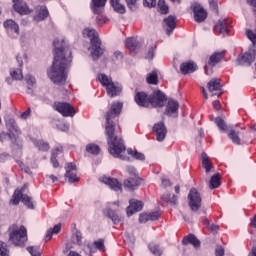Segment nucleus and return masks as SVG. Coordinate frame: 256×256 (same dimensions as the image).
<instances>
[{
  "label": "nucleus",
  "instance_id": "obj_50",
  "mask_svg": "<svg viewBox=\"0 0 256 256\" xmlns=\"http://www.w3.org/2000/svg\"><path fill=\"white\" fill-rule=\"evenodd\" d=\"M128 154L132 155V157H135L137 161H145V154L137 151H133L131 149L128 150Z\"/></svg>",
  "mask_w": 256,
  "mask_h": 256
},
{
  "label": "nucleus",
  "instance_id": "obj_60",
  "mask_svg": "<svg viewBox=\"0 0 256 256\" xmlns=\"http://www.w3.org/2000/svg\"><path fill=\"white\" fill-rule=\"evenodd\" d=\"M127 171L129 173V175H131L132 177H137V170H135V167L128 166Z\"/></svg>",
  "mask_w": 256,
  "mask_h": 256
},
{
  "label": "nucleus",
  "instance_id": "obj_39",
  "mask_svg": "<svg viewBox=\"0 0 256 256\" xmlns=\"http://www.w3.org/2000/svg\"><path fill=\"white\" fill-rule=\"evenodd\" d=\"M228 137L229 139H231L232 143H235V145H241V138H239V132H235V130H230Z\"/></svg>",
  "mask_w": 256,
  "mask_h": 256
},
{
  "label": "nucleus",
  "instance_id": "obj_41",
  "mask_svg": "<svg viewBox=\"0 0 256 256\" xmlns=\"http://www.w3.org/2000/svg\"><path fill=\"white\" fill-rule=\"evenodd\" d=\"M148 247H149L151 253L154 254L155 256L163 255V250L161 249V247H159V245H157L155 243H151V244H149Z\"/></svg>",
  "mask_w": 256,
  "mask_h": 256
},
{
  "label": "nucleus",
  "instance_id": "obj_40",
  "mask_svg": "<svg viewBox=\"0 0 256 256\" xmlns=\"http://www.w3.org/2000/svg\"><path fill=\"white\" fill-rule=\"evenodd\" d=\"M87 153H91V155H99L101 148L97 144H88L86 146Z\"/></svg>",
  "mask_w": 256,
  "mask_h": 256
},
{
  "label": "nucleus",
  "instance_id": "obj_10",
  "mask_svg": "<svg viewBox=\"0 0 256 256\" xmlns=\"http://www.w3.org/2000/svg\"><path fill=\"white\" fill-rule=\"evenodd\" d=\"M65 170V177L68 179V183H79V179L77 178V165H75V163H67Z\"/></svg>",
  "mask_w": 256,
  "mask_h": 256
},
{
  "label": "nucleus",
  "instance_id": "obj_18",
  "mask_svg": "<svg viewBox=\"0 0 256 256\" xmlns=\"http://www.w3.org/2000/svg\"><path fill=\"white\" fill-rule=\"evenodd\" d=\"M207 88L210 93H213L212 95H217V97H221V79L213 78L208 82Z\"/></svg>",
  "mask_w": 256,
  "mask_h": 256
},
{
  "label": "nucleus",
  "instance_id": "obj_33",
  "mask_svg": "<svg viewBox=\"0 0 256 256\" xmlns=\"http://www.w3.org/2000/svg\"><path fill=\"white\" fill-rule=\"evenodd\" d=\"M126 47L129 51H137L139 47V41L136 38H128L126 39Z\"/></svg>",
  "mask_w": 256,
  "mask_h": 256
},
{
  "label": "nucleus",
  "instance_id": "obj_23",
  "mask_svg": "<svg viewBox=\"0 0 256 256\" xmlns=\"http://www.w3.org/2000/svg\"><path fill=\"white\" fill-rule=\"evenodd\" d=\"M183 245H193L196 249H199L201 247V241L197 239V237L194 234H189L185 236L182 240Z\"/></svg>",
  "mask_w": 256,
  "mask_h": 256
},
{
  "label": "nucleus",
  "instance_id": "obj_2",
  "mask_svg": "<svg viewBox=\"0 0 256 256\" xmlns=\"http://www.w3.org/2000/svg\"><path fill=\"white\" fill-rule=\"evenodd\" d=\"M123 109V103L117 102L111 105V108L108 112H106V135L108 137V151L112 157H116L117 159H122V161H126L127 157L123 156L125 153V144L123 143V139L118 138L115 135V122L113 119L115 117H119L121 115V110Z\"/></svg>",
  "mask_w": 256,
  "mask_h": 256
},
{
  "label": "nucleus",
  "instance_id": "obj_57",
  "mask_svg": "<svg viewBox=\"0 0 256 256\" xmlns=\"http://www.w3.org/2000/svg\"><path fill=\"white\" fill-rule=\"evenodd\" d=\"M216 256H225V248L223 246H217L215 249Z\"/></svg>",
  "mask_w": 256,
  "mask_h": 256
},
{
  "label": "nucleus",
  "instance_id": "obj_13",
  "mask_svg": "<svg viewBox=\"0 0 256 256\" xmlns=\"http://www.w3.org/2000/svg\"><path fill=\"white\" fill-rule=\"evenodd\" d=\"M153 131L156 135L157 141H165V138L167 137V126H165V122L161 121L154 124Z\"/></svg>",
  "mask_w": 256,
  "mask_h": 256
},
{
  "label": "nucleus",
  "instance_id": "obj_28",
  "mask_svg": "<svg viewBox=\"0 0 256 256\" xmlns=\"http://www.w3.org/2000/svg\"><path fill=\"white\" fill-rule=\"evenodd\" d=\"M14 10L16 13H19V15H29L31 11L29 10V6H27V3H15L13 5Z\"/></svg>",
  "mask_w": 256,
  "mask_h": 256
},
{
  "label": "nucleus",
  "instance_id": "obj_38",
  "mask_svg": "<svg viewBox=\"0 0 256 256\" xmlns=\"http://www.w3.org/2000/svg\"><path fill=\"white\" fill-rule=\"evenodd\" d=\"M162 201L170 203V205H177V196L175 194H164L162 196Z\"/></svg>",
  "mask_w": 256,
  "mask_h": 256
},
{
  "label": "nucleus",
  "instance_id": "obj_44",
  "mask_svg": "<svg viewBox=\"0 0 256 256\" xmlns=\"http://www.w3.org/2000/svg\"><path fill=\"white\" fill-rule=\"evenodd\" d=\"M215 123L220 131H227L229 129V127H227V123H225V120L221 117H217L215 119Z\"/></svg>",
  "mask_w": 256,
  "mask_h": 256
},
{
  "label": "nucleus",
  "instance_id": "obj_30",
  "mask_svg": "<svg viewBox=\"0 0 256 256\" xmlns=\"http://www.w3.org/2000/svg\"><path fill=\"white\" fill-rule=\"evenodd\" d=\"M61 233V224H56L53 228H50L45 236V241H51L53 239V235H58Z\"/></svg>",
  "mask_w": 256,
  "mask_h": 256
},
{
  "label": "nucleus",
  "instance_id": "obj_32",
  "mask_svg": "<svg viewBox=\"0 0 256 256\" xmlns=\"http://www.w3.org/2000/svg\"><path fill=\"white\" fill-rule=\"evenodd\" d=\"M209 187L210 189H217L221 187V176L219 175V173L211 177Z\"/></svg>",
  "mask_w": 256,
  "mask_h": 256
},
{
  "label": "nucleus",
  "instance_id": "obj_4",
  "mask_svg": "<svg viewBox=\"0 0 256 256\" xmlns=\"http://www.w3.org/2000/svg\"><path fill=\"white\" fill-rule=\"evenodd\" d=\"M83 35L90 39V49L93 59H99L103 55V48H101V39H99V33L95 29L86 28L83 31Z\"/></svg>",
  "mask_w": 256,
  "mask_h": 256
},
{
  "label": "nucleus",
  "instance_id": "obj_26",
  "mask_svg": "<svg viewBox=\"0 0 256 256\" xmlns=\"http://www.w3.org/2000/svg\"><path fill=\"white\" fill-rule=\"evenodd\" d=\"M110 5L116 13L120 15H125L126 8L125 5L121 4V0H110Z\"/></svg>",
  "mask_w": 256,
  "mask_h": 256
},
{
  "label": "nucleus",
  "instance_id": "obj_12",
  "mask_svg": "<svg viewBox=\"0 0 256 256\" xmlns=\"http://www.w3.org/2000/svg\"><path fill=\"white\" fill-rule=\"evenodd\" d=\"M134 101L139 107H149L151 105V95L144 91L136 92Z\"/></svg>",
  "mask_w": 256,
  "mask_h": 256
},
{
  "label": "nucleus",
  "instance_id": "obj_24",
  "mask_svg": "<svg viewBox=\"0 0 256 256\" xmlns=\"http://www.w3.org/2000/svg\"><path fill=\"white\" fill-rule=\"evenodd\" d=\"M138 185H141V181L139 180V177H137V176L128 178L124 181V187H125V189H128L129 191H135V189H137Z\"/></svg>",
  "mask_w": 256,
  "mask_h": 256
},
{
  "label": "nucleus",
  "instance_id": "obj_35",
  "mask_svg": "<svg viewBox=\"0 0 256 256\" xmlns=\"http://www.w3.org/2000/svg\"><path fill=\"white\" fill-rule=\"evenodd\" d=\"M8 137L12 143V145H15V147H17V149H21L22 145V141L21 138H19L18 135H15L14 133H9Z\"/></svg>",
  "mask_w": 256,
  "mask_h": 256
},
{
  "label": "nucleus",
  "instance_id": "obj_54",
  "mask_svg": "<svg viewBox=\"0 0 256 256\" xmlns=\"http://www.w3.org/2000/svg\"><path fill=\"white\" fill-rule=\"evenodd\" d=\"M25 81L28 85V89L29 91H31V87H33V85H35V83H37V81L35 80V77L31 76V75H27L25 77Z\"/></svg>",
  "mask_w": 256,
  "mask_h": 256
},
{
  "label": "nucleus",
  "instance_id": "obj_63",
  "mask_svg": "<svg viewBox=\"0 0 256 256\" xmlns=\"http://www.w3.org/2000/svg\"><path fill=\"white\" fill-rule=\"evenodd\" d=\"M211 233H213L214 235H217V231H219V226L216 224H211L210 226H208Z\"/></svg>",
  "mask_w": 256,
  "mask_h": 256
},
{
  "label": "nucleus",
  "instance_id": "obj_14",
  "mask_svg": "<svg viewBox=\"0 0 256 256\" xmlns=\"http://www.w3.org/2000/svg\"><path fill=\"white\" fill-rule=\"evenodd\" d=\"M164 113L168 117H178L179 102L177 100L169 99Z\"/></svg>",
  "mask_w": 256,
  "mask_h": 256
},
{
  "label": "nucleus",
  "instance_id": "obj_46",
  "mask_svg": "<svg viewBox=\"0 0 256 256\" xmlns=\"http://www.w3.org/2000/svg\"><path fill=\"white\" fill-rule=\"evenodd\" d=\"M10 75L12 79H15L16 81H21V79H23V71L21 69L10 70Z\"/></svg>",
  "mask_w": 256,
  "mask_h": 256
},
{
  "label": "nucleus",
  "instance_id": "obj_22",
  "mask_svg": "<svg viewBox=\"0 0 256 256\" xmlns=\"http://www.w3.org/2000/svg\"><path fill=\"white\" fill-rule=\"evenodd\" d=\"M102 181H103V183H105V185H108V187H110V189H112L113 191H122L123 190L121 183L119 182V180H117L115 178L104 177Z\"/></svg>",
  "mask_w": 256,
  "mask_h": 256
},
{
  "label": "nucleus",
  "instance_id": "obj_15",
  "mask_svg": "<svg viewBox=\"0 0 256 256\" xmlns=\"http://www.w3.org/2000/svg\"><path fill=\"white\" fill-rule=\"evenodd\" d=\"M163 27L166 31V35H171L177 27V16L170 15L165 18Z\"/></svg>",
  "mask_w": 256,
  "mask_h": 256
},
{
  "label": "nucleus",
  "instance_id": "obj_16",
  "mask_svg": "<svg viewBox=\"0 0 256 256\" xmlns=\"http://www.w3.org/2000/svg\"><path fill=\"white\" fill-rule=\"evenodd\" d=\"M107 0H91L90 8L94 15H101L105 11Z\"/></svg>",
  "mask_w": 256,
  "mask_h": 256
},
{
  "label": "nucleus",
  "instance_id": "obj_42",
  "mask_svg": "<svg viewBox=\"0 0 256 256\" xmlns=\"http://www.w3.org/2000/svg\"><path fill=\"white\" fill-rule=\"evenodd\" d=\"M49 17V10H47L45 7L42 8L38 15L34 17L35 21H43L44 19H47Z\"/></svg>",
  "mask_w": 256,
  "mask_h": 256
},
{
  "label": "nucleus",
  "instance_id": "obj_62",
  "mask_svg": "<svg viewBox=\"0 0 256 256\" xmlns=\"http://www.w3.org/2000/svg\"><path fill=\"white\" fill-rule=\"evenodd\" d=\"M210 9H212V11H215L216 13H219V4L217 2H210Z\"/></svg>",
  "mask_w": 256,
  "mask_h": 256
},
{
  "label": "nucleus",
  "instance_id": "obj_51",
  "mask_svg": "<svg viewBox=\"0 0 256 256\" xmlns=\"http://www.w3.org/2000/svg\"><path fill=\"white\" fill-rule=\"evenodd\" d=\"M81 239H82V234L80 231H76L72 235V243H74V245H81Z\"/></svg>",
  "mask_w": 256,
  "mask_h": 256
},
{
  "label": "nucleus",
  "instance_id": "obj_9",
  "mask_svg": "<svg viewBox=\"0 0 256 256\" xmlns=\"http://www.w3.org/2000/svg\"><path fill=\"white\" fill-rule=\"evenodd\" d=\"M255 57H256V50L253 48H250L242 56H239L237 58V61L239 65L251 67L252 63L255 61Z\"/></svg>",
  "mask_w": 256,
  "mask_h": 256
},
{
  "label": "nucleus",
  "instance_id": "obj_49",
  "mask_svg": "<svg viewBox=\"0 0 256 256\" xmlns=\"http://www.w3.org/2000/svg\"><path fill=\"white\" fill-rule=\"evenodd\" d=\"M94 245H95L96 249H98V251H100L101 253H104V251H105V239L100 238V239L94 241Z\"/></svg>",
  "mask_w": 256,
  "mask_h": 256
},
{
  "label": "nucleus",
  "instance_id": "obj_37",
  "mask_svg": "<svg viewBox=\"0 0 256 256\" xmlns=\"http://www.w3.org/2000/svg\"><path fill=\"white\" fill-rule=\"evenodd\" d=\"M34 145L39 149V151H49V143L43 140H34Z\"/></svg>",
  "mask_w": 256,
  "mask_h": 256
},
{
  "label": "nucleus",
  "instance_id": "obj_56",
  "mask_svg": "<svg viewBox=\"0 0 256 256\" xmlns=\"http://www.w3.org/2000/svg\"><path fill=\"white\" fill-rule=\"evenodd\" d=\"M155 49H157V46H150L145 57L147 59H153V57H155Z\"/></svg>",
  "mask_w": 256,
  "mask_h": 256
},
{
  "label": "nucleus",
  "instance_id": "obj_52",
  "mask_svg": "<svg viewBox=\"0 0 256 256\" xmlns=\"http://www.w3.org/2000/svg\"><path fill=\"white\" fill-rule=\"evenodd\" d=\"M0 256H9V248L7 243L0 241Z\"/></svg>",
  "mask_w": 256,
  "mask_h": 256
},
{
  "label": "nucleus",
  "instance_id": "obj_17",
  "mask_svg": "<svg viewBox=\"0 0 256 256\" xmlns=\"http://www.w3.org/2000/svg\"><path fill=\"white\" fill-rule=\"evenodd\" d=\"M214 31L225 37L229 33V21L227 19H219L214 26Z\"/></svg>",
  "mask_w": 256,
  "mask_h": 256
},
{
  "label": "nucleus",
  "instance_id": "obj_36",
  "mask_svg": "<svg viewBox=\"0 0 256 256\" xmlns=\"http://www.w3.org/2000/svg\"><path fill=\"white\" fill-rule=\"evenodd\" d=\"M146 81L149 85H158L159 83V76L157 75V72H152L148 74Z\"/></svg>",
  "mask_w": 256,
  "mask_h": 256
},
{
  "label": "nucleus",
  "instance_id": "obj_34",
  "mask_svg": "<svg viewBox=\"0 0 256 256\" xmlns=\"http://www.w3.org/2000/svg\"><path fill=\"white\" fill-rule=\"evenodd\" d=\"M62 151L63 149L61 148H56V150L52 151L50 161L54 169H57V167H59V161H57V155H59V153H61Z\"/></svg>",
  "mask_w": 256,
  "mask_h": 256
},
{
  "label": "nucleus",
  "instance_id": "obj_58",
  "mask_svg": "<svg viewBox=\"0 0 256 256\" xmlns=\"http://www.w3.org/2000/svg\"><path fill=\"white\" fill-rule=\"evenodd\" d=\"M148 216L150 221H158L160 215H159V212H151V213H148Z\"/></svg>",
  "mask_w": 256,
  "mask_h": 256
},
{
  "label": "nucleus",
  "instance_id": "obj_1",
  "mask_svg": "<svg viewBox=\"0 0 256 256\" xmlns=\"http://www.w3.org/2000/svg\"><path fill=\"white\" fill-rule=\"evenodd\" d=\"M53 46L54 60L50 69L47 71V75L55 85H61L67 81L65 71L71 65L73 53L71 52V48L65 46V40L59 41V39H55Z\"/></svg>",
  "mask_w": 256,
  "mask_h": 256
},
{
  "label": "nucleus",
  "instance_id": "obj_29",
  "mask_svg": "<svg viewBox=\"0 0 256 256\" xmlns=\"http://www.w3.org/2000/svg\"><path fill=\"white\" fill-rule=\"evenodd\" d=\"M201 161L202 167L205 168L206 173H209V171L213 169V163H211V160L209 159V156H207V153L203 152L201 154Z\"/></svg>",
  "mask_w": 256,
  "mask_h": 256
},
{
  "label": "nucleus",
  "instance_id": "obj_6",
  "mask_svg": "<svg viewBox=\"0 0 256 256\" xmlns=\"http://www.w3.org/2000/svg\"><path fill=\"white\" fill-rule=\"evenodd\" d=\"M188 199H189V207L191 211H198L201 209V203H202V198L201 194L197 189L192 188L188 194Z\"/></svg>",
  "mask_w": 256,
  "mask_h": 256
},
{
  "label": "nucleus",
  "instance_id": "obj_25",
  "mask_svg": "<svg viewBox=\"0 0 256 256\" xmlns=\"http://www.w3.org/2000/svg\"><path fill=\"white\" fill-rule=\"evenodd\" d=\"M104 215L108 217V219H111L112 223L114 225H119L121 223V216L118 215L114 210L112 209H106L104 210Z\"/></svg>",
  "mask_w": 256,
  "mask_h": 256
},
{
  "label": "nucleus",
  "instance_id": "obj_7",
  "mask_svg": "<svg viewBox=\"0 0 256 256\" xmlns=\"http://www.w3.org/2000/svg\"><path fill=\"white\" fill-rule=\"evenodd\" d=\"M54 108L58 113L63 115V117H74L75 116V108L73 105L67 102H56L54 104Z\"/></svg>",
  "mask_w": 256,
  "mask_h": 256
},
{
  "label": "nucleus",
  "instance_id": "obj_3",
  "mask_svg": "<svg viewBox=\"0 0 256 256\" xmlns=\"http://www.w3.org/2000/svg\"><path fill=\"white\" fill-rule=\"evenodd\" d=\"M9 241L15 247H25L27 243V228L25 226H20L17 224H12L8 228Z\"/></svg>",
  "mask_w": 256,
  "mask_h": 256
},
{
  "label": "nucleus",
  "instance_id": "obj_53",
  "mask_svg": "<svg viewBox=\"0 0 256 256\" xmlns=\"http://www.w3.org/2000/svg\"><path fill=\"white\" fill-rule=\"evenodd\" d=\"M96 23L99 27L105 25V23H107V17L103 16V13L97 14Z\"/></svg>",
  "mask_w": 256,
  "mask_h": 256
},
{
  "label": "nucleus",
  "instance_id": "obj_11",
  "mask_svg": "<svg viewBox=\"0 0 256 256\" xmlns=\"http://www.w3.org/2000/svg\"><path fill=\"white\" fill-rule=\"evenodd\" d=\"M192 10L194 14V20L196 23H203L207 19V11L199 3H194L192 5Z\"/></svg>",
  "mask_w": 256,
  "mask_h": 256
},
{
  "label": "nucleus",
  "instance_id": "obj_31",
  "mask_svg": "<svg viewBox=\"0 0 256 256\" xmlns=\"http://www.w3.org/2000/svg\"><path fill=\"white\" fill-rule=\"evenodd\" d=\"M4 27L5 29H7L8 31H13L14 33L19 34V25L16 24L15 21L13 20H6L4 22Z\"/></svg>",
  "mask_w": 256,
  "mask_h": 256
},
{
  "label": "nucleus",
  "instance_id": "obj_27",
  "mask_svg": "<svg viewBox=\"0 0 256 256\" xmlns=\"http://www.w3.org/2000/svg\"><path fill=\"white\" fill-rule=\"evenodd\" d=\"M223 57H225V53L223 52L213 53L208 60V65L210 67H215V65H217V63H219L223 59Z\"/></svg>",
  "mask_w": 256,
  "mask_h": 256
},
{
  "label": "nucleus",
  "instance_id": "obj_64",
  "mask_svg": "<svg viewBox=\"0 0 256 256\" xmlns=\"http://www.w3.org/2000/svg\"><path fill=\"white\" fill-rule=\"evenodd\" d=\"M29 115H31V108H28L25 112L21 114V119H28Z\"/></svg>",
  "mask_w": 256,
  "mask_h": 256
},
{
  "label": "nucleus",
  "instance_id": "obj_45",
  "mask_svg": "<svg viewBox=\"0 0 256 256\" xmlns=\"http://www.w3.org/2000/svg\"><path fill=\"white\" fill-rule=\"evenodd\" d=\"M101 85H103V87H106L108 88L109 87V84L110 83H113V80L109 77H107V75L105 74H101L99 77H98Z\"/></svg>",
  "mask_w": 256,
  "mask_h": 256
},
{
  "label": "nucleus",
  "instance_id": "obj_61",
  "mask_svg": "<svg viewBox=\"0 0 256 256\" xmlns=\"http://www.w3.org/2000/svg\"><path fill=\"white\" fill-rule=\"evenodd\" d=\"M11 157V155H9V153H1L0 154V163H5V161H7V159Z\"/></svg>",
  "mask_w": 256,
  "mask_h": 256
},
{
  "label": "nucleus",
  "instance_id": "obj_59",
  "mask_svg": "<svg viewBox=\"0 0 256 256\" xmlns=\"http://www.w3.org/2000/svg\"><path fill=\"white\" fill-rule=\"evenodd\" d=\"M147 221H150V220H149V213L140 214V216H139V222H140V223H147Z\"/></svg>",
  "mask_w": 256,
  "mask_h": 256
},
{
  "label": "nucleus",
  "instance_id": "obj_8",
  "mask_svg": "<svg viewBox=\"0 0 256 256\" xmlns=\"http://www.w3.org/2000/svg\"><path fill=\"white\" fill-rule=\"evenodd\" d=\"M166 101L167 95L161 90H154L150 95V105H152V107H165Z\"/></svg>",
  "mask_w": 256,
  "mask_h": 256
},
{
  "label": "nucleus",
  "instance_id": "obj_55",
  "mask_svg": "<svg viewBox=\"0 0 256 256\" xmlns=\"http://www.w3.org/2000/svg\"><path fill=\"white\" fill-rule=\"evenodd\" d=\"M123 60V53H121V51L117 50L113 53L112 55V61H114V63H117V61H122Z\"/></svg>",
  "mask_w": 256,
  "mask_h": 256
},
{
  "label": "nucleus",
  "instance_id": "obj_5",
  "mask_svg": "<svg viewBox=\"0 0 256 256\" xmlns=\"http://www.w3.org/2000/svg\"><path fill=\"white\" fill-rule=\"evenodd\" d=\"M27 189V185H24L20 190H15L10 203L12 205H17L22 201V203L27 207V209H35V204H33V198L27 194H23V191Z\"/></svg>",
  "mask_w": 256,
  "mask_h": 256
},
{
  "label": "nucleus",
  "instance_id": "obj_20",
  "mask_svg": "<svg viewBox=\"0 0 256 256\" xmlns=\"http://www.w3.org/2000/svg\"><path fill=\"white\" fill-rule=\"evenodd\" d=\"M107 95L109 97H117L118 95H121V91H123V87L117 82H112L108 85L106 88Z\"/></svg>",
  "mask_w": 256,
  "mask_h": 256
},
{
  "label": "nucleus",
  "instance_id": "obj_48",
  "mask_svg": "<svg viewBox=\"0 0 256 256\" xmlns=\"http://www.w3.org/2000/svg\"><path fill=\"white\" fill-rule=\"evenodd\" d=\"M158 7L162 15H167V13H169V6H167V3H165V0H159Z\"/></svg>",
  "mask_w": 256,
  "mask_h": 256
},
{
  "label": "nucleus",
  "instance_id": "obj_19",
  "mask_svg": "<svg viewBox=\"0 0 256 256\" xmlns=\"http://www.w3.org/2000/svg\"><path fill=\"white\" fill-rule=\"evenodd\" d=\"M143 205V201L136 199L130 200V205L127 208L128 217H131V215H134V213H137L138 211H142Z\"/></svg>",
  "mask_w": 256,
  "mask_h": 256
},
{
  "label": "nucleus",
  "instance_id": "obj_21",
  "mask_svg": "<svg viewBox=\"0 0 256 256\" xmlns=\"http://www.w3.org/2000/svg\"><path fill=\"white\" fill-rule=\"evenodd\" d=\"M180 71L182 75H189V73H195L197 71V64L192 61L184 62L180 65Z\"/></svg>",
  "mask_w": 256,
  "mask_h": 256
},
{
  "label": "nucleus",
  "instance_id": "obj_47",
  "mask_svg": "<svg viewBox=\"0 0 256 256\" xmlns=\"http://www.w3.org/2000/svg\"><path fill=\"white\" fill-rule=\"evenodd\" d=\"M27 251L32 256H41V248L39 246H28Z\"/></svg>",
  "mask_w": 256,
  "mask_h": 256
},
{
  "label": "nucleus",
  "instance_id": "obj_43",
  "mask_svg": "<svg viewBox=\"0 0 256 256\" xmlns=\"http://www.w3.org/2000/svg\"><path fill=\"white\" fill-rule=\"evenodd\" d=\"M125 3L128 7V9L132 12L137 11L139 9V2L138 0H125Z\"/></svg>",
  "mask_w": 256,
  "mask_h": 256
}]
</instances>
